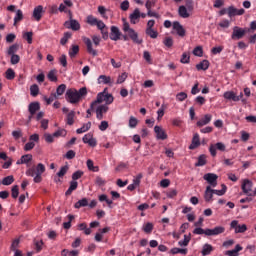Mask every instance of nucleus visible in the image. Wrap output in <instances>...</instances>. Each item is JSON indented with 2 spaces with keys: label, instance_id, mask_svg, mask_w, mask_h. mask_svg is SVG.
Wrapping results in <instances>:
<instances>
[{
  "label": "nucleus",
  "instance_id": "obj_24",
  "mask_svg": "<svg viewBox=\"0 0 256 256\" xmlns=\"http://www.w3.org/2000/svg\"><path fill=\"white\" fill-rule=\"evenodd\" d=\"M105 93H107V88H105L103 92L98 93L96 100L92 102V107L105 101Z\"/></svg>",
  "mask_w": 256,
  "mask_h": 256
},
{
  "label": "nucleus",
  "instance_id": "obj_37",
  "mask_svg": "<svg viewBox=\"0 0 256 256\" xmlns=\"http://www.w3.org/2000/svg\"><path fill=\"white\" fill-rule=\"evenodd\" d=\"M67 125H73L75 123V111H70L66 117Z\"/></svg>",
  "mask_w": 256,
  "mask_h": 256
},
{
  "label": "nucleus",
  "instance_id": "obj_55",
  "mask_svg": "<svg viewBox=\"0 0 256 256\" xmlns=\"http://www.w3.org/2000/svg\"><path fill=\"white\" fill-rule=\"evenodd\" d=\"M10 56H11L10 58L11 65H17V63L21 61V57L17 54H12Z\"/></svg>",
  "mask_w": 256,
  "mask_h": 256
},
{
  "label": "nucleus",
  "instance_id": "obj_38",
  "mask_svg": "<svg viewBox=\"0 0 256 256\" xmlns=\"http://www.w3.org/2000/svg\"><path fill=\"white\" fill-rule=\"evenodd\" d=\"M71 37H73V34L71 32H65L60 40V45H67V42L69 41V39H71Z\"/></svg>",
  "mask_w": 256,
  "mask_h": 256
},
{
  "label": "nucleus",
  "instance_id": "obj_13",
  "mask_svg": "<svg viewBox=\"0 0 256 256\" xmlns=\"http://www.w3.org/2000/svg\"><path fill=\"white\" fill-rule=\"evenodd\" d=\"M83 143L89 144L90 147H97V140L93 138V133H88L82 138Z\"/></svg>",
  "mask_w": 256,
  "mask_h": 256
},
{
  "label": "nucleus",
  "instance_id": "obj_16",
  "mask_svg": "<svg viewBox=\"0 0 256 256\" xmlns=\"http://www.w3.org/2000/svg\"><path fill=\"white\" fill-rule=\"evenodd\" d=\"M109 111V106L107 105H100L96 108V117L97 119H103V114Z\"/></svg>",
  "mask_w": 256,
  "mask_h": 256
},
{
  "label": "nucleus",
  "instance_id": "obj_29",
  "mask_svg": "<svg viewBox=\"0 0 256 256\" xmlns=\"http://www.w3.org/2000/svg\"><path fill=\"white\" fill-rule=\"evenodd\" d=\"M178 13L183 19L191 17V14L187 11V7L183 5L178 8Z\"/></svg>",
  "mask_w": 256,
  "mask_h": 256
},
{
  "label": "nucleus",
  "instance_id": "obj_62",
  "mask_svg": "<svg viewBox=\"0 0 256 256\" xmlns=\"http://www.w3.org/2000/svg\"><path fill=\"white\" fill-rule=\"evenodd\" d=\"M83 171L77 170L72 174V181H77V179H81L83 177Z\"/></svg>",
  "mask_w": 256,
  "mask_h": 256
},
{
  "label": "nucleus",
  "instance_id": "obj_7",
  "mask_svg": "<svg viewBox=\"0 0 256 256\" xmlns=\"http://www.w3.org/2000/svg\"><path fill=\"white\" fill-rule=\"evenodd\" d=\"M241 189L245 195H251V191H253V182L249 179H244Z\"/></svg>",
  "mask_w": 256,
  "mask_h": 256
},
{
  "label": "nucleus",
  "instance_id": "obj_2",
  "mask_svg": "<svg viewBox=\"0 0 256 256\" xmlns=\"http://www.w3.org/2000/svg\"><path fill=\"white\" fill-rule=\"evenodd\" d=\"M40 109H41V104L39 102H32L29 104L28 111L30 115L28 116V119H27V125L31 123V121L33 120V117L35 116V113H37V111H39Z\"/></svg>",
  "mask_w": 256,
  "mask_h": 256
},
{
  "label": "nucleus",
  "instance_id": "obj_52",
  "mask_svg": "<svg viewBox=\"0 0 256 256\" xmlns=\"http://www.w3.org/2000/svg\"><path fill=\"white\" fill-rule=\"evenodd\" d=\"M173 38L172 37H165L163 40V44L165 45V47H167L168 49H171L173 47Z\"/></svg>",
  "mask_w": 256,
  "mask_h": 256
},
{
  "label": "nucleus",
  "instance_id": "obj_22",
  "mask_svg": "<svg viewBox=\"0 0 256 256\" xmlns=\"http://www.w3.org/2000/svg\"><path fill=\"white\" fill-rule=\"evenodd\" d=\"M211 63H209V60H202L199 64L196 65L197 71H207L209 69V66Z\"/></svg>",
  "mask_w": 256,
  "mask_h": 256
},
{
  "label": "nucleus",
  "instance_id": "obj_57",
  "mask_svg": "<svg viewBox=\"0 0 256 256\" xmlns=\"http://www.w3.org/2000/svg\"><path fill=\"white\" fill-rule=\"evenodd\" d=\"M66 89H67V85H65V84L59 85L56 89V95H58V96L63 95V93H65Z\"/></svg>",
  "mask_w": 256,
  "mask_h": 256
},
{
  "label": "nucleus",
  "instance_id": "obj_34",
  "mask_svg": "<svg viewBox=\"0 0 256 256\" xmlns=\"http://www.w3.org/2000/svg\"><path fill=\"white\" fill-rule=\"evenodd\" d=\"M47 78L52 83H57V70L56 69L50 70L48 75H47Z\"/></svg>",
  "mask_w": 256,
  "mask_h": 256
},
{
  "label": "nucleus",
  "instance_id": "obj_56",
  "mask_svg": "<svg viewBox=\"0 0 256 256\" xmlns=\"http://www.w3.org/2000/svg\"><path fill=\"white\" fill-rule=\"evenodd\" d=\"M193 55H195V57H203V47L201 46L195 47L193 50Z\"/></svg>",
  "mask_w": 256,
  "mask_h": 256
},
{
  "label": "nucleus",
  "instance_id": "obj_3",
  "mask_svg": "<svg viewBox=\"0 0 256 256\" xmlns=\"http://www.w3.org/2000/svg\"><path fill=\"white\" fill-rule=\"evenodd\" d=\"M247 33L246 29H243L241 27L235 26L233 28V32L231 35V39L233 41H239V39H243L245 37V34Z\"/></svg>",
  "mask_w": 256,
  "mask_h": 256
},
{
  "label": "nucleus",
  "instance_id": "obj_64",
  "mask_svg": "<svg viewBox=\"0 0 256 256\" xmlns=\"http://www.w3.org/2000/svg\"><path fill=\"white\" fill-rule=\"evenodd\" d=\"M126 79H127V73L124 72L118 76V79L116 81L117 85H121V83H125Z\"/></svg>",
  "mask_w": 256,
  "mask_h": 256
},
{
  "label": "nucleus",
  "instance_id": "obj_12",
  "mask_svg": "<svg viewBox=\"0 0 256 256\" xmlns=\"http://www.w3.org/2000/svg\"><path fill=\"white\" fill-rule=\"evenodd\" d=\"M221 233H225V227L223 226H217L213 229H206V235L208 237H211L213 235H221Z\"/></svg>",
  "mask_w": 256,
  "mask_h": 256
},
{
  "label": "nucleus",
  "instance_id": "obj_14",
  "mask_svg": "<svg viewBox=\"0 0 256 256\" xmlns=\"http://www.w3.org/2000/svg\"><path fill=\"white\" fill-rule=\"evenodd\" d=\"M84 43L87 47V53L92 57H97V50L93 49V42H91V39L84 38Z\"/></svg>",
  "mask_w": 256,
  "mask_h": 256
},
{
  "label": "nucleus",
  "instance_id": "obj_18",
  "mask_svg": "<svg viewBox=\"0 0 256 256\" xmlns=\"http://www.w3.org/2000/svg\"><path fill=\"white\" fill-rule=\"evenodd\" d=\"M200 146H201V139L199 138V134L195 133L192 138V142L189 146V149L193 151L194 149H197V147H200Z\"/></svg>",
  "mask_w": 256,
  "mask_h": 256
},
{
  "label": "nucleus",
  "instance_id": "obj_49",
  "mask_svg": "<svg viewBox=\"0 0 256 256\" xmlns=\"http://www.w3.org/2000/svg\"><path fill=\"white\" fill-rule=\"evenodd\" d=\"M23 39H26L28 45H31L33 43V32H25Z\"/></svg>",
  "mask_w": 256,
  "mask_h": 256
},
{
  "label": "nucleus",
  "instance_id": "obj_8",
  "mask_svg": "<svg viewBox=\"0 0 256 256\" xmlns=\"http://www.w3.org/2000/svg\"><path fill=\"white\" fill-rule=\"evenodd\" d=\"M121 31L119 30V27L117 26H111L110 28V39L111 41H119L121 39Z\"/></svg>",
  "mask_w": 256,
  "mask_h": 256
},
{
  "label": "nucleus",
  "instance_id": "obj_58",
  "mask_svg": "<svg viewBox=\"0 0 256 256\" xmlns=\"http://www.w3.org/2000/svg\"><path fill=\"white\" fill-rule=\"evenodd\" d=\"M190 61H191V56H189V54H187V52H184L180 59V63L187 64V63H190Z\"/></svg>",
  "mask_w": 256,
  "mask_h": 256
},
{
  "label": "nucleus",
  "instance_id": "obj_63",
  "mask_svg": "<svg viewBox=\"0 0 256 256\" xmlns=\"http://www.w3.org/2000/svg\"><path fill=\"white\" fill-rule=\"evenodd\" d=\"M65 135H67L66 129H59L53 133V137H65Z\"/></svg>",
  "mask_w": 256,
  "mask_h": 256
},
{
  "label": "nucleus",
  "instance_id": "obj_23",
  "mask_svg": "<svg viewBox=\"0 0 256 256\" xmlns=\"http://www.w3.org/2000/svg\"><path fill=\"white\" fill-rule=\"evenodd\" d=\"M33 161L32 154H25L21 157L20 161H17V165H25L27 163H31Z\"/></svg>",
  "mask_w": 256,
  "mask_h": 256
},
{
  "label": "nucleus",
  "instance_id": "obj_59",
  "mask_svg": "<svg viewBox=\"0 0 256 256\" xmlns=\"http://www.w3.org/2000/svg\"><path fill=\"white\" fill-rule=\"evenodd\" d=\"M11 195L13 199H17V197H19V186L18 185H14L11 189Z\"/></svg>",
  "mask_w": 256,
  "mask_h": 256
},
{
  "label": "nucleus",
  "instance_id": "obj_1",
  "mask_svg": "<svg viewBox=\"0 0 256 256\" xmlns=\"http://www.w3.org/2000/svg\"><path fill=\"white\" fill-rule=\"evenodd\" d=\"M83 97H87V87H82L79 91L75 88H70L65 94L66 101L72 105L79 103Z\"/></svg>",
  "mask_w": 256,
  "mask_h": 256
},
{
  "label": "nucleus",
  "instance_id": "obj_47",
  "mask_svg": "<svg viewBox=\"0 0 256 256\" xmlns=\"http://www.w3.org/2000/svg\"><path fill=\"white\" fill-rule=\"evenodd\" d=\"M189 241H191V233L188 236L184 235V240L179 241L178 245H180V247H187V245H189Z\"/></svg>",
  "mask_w": 256,
  "mask_h": 256
},
{
  "label": "nucleus",
  "instance_id": "obj_11",
  "mask_svg": "<svg viewBox=\"0 0 256 256\" xmlns=\"http://www.w3.org/2000/svg\"><path fill=\"white\" fill-rule=\"evenodd\" d=\"M128 37L133 41V43H136L137 45H141L143 43V40L139 39V34L135 31V29H130L127 31Z\"/></svg>",
  "mask_w": 256,
  "mask_h": 256
},
{
  "label": "nucleus",
  "instance_id": "obj_33",
  "mask_svg": "<svg viewBox=\"0 0 256 256\" xmlns=\"http://www.w3.org/2000/svg\"><path fill=\"white\" fill-rule=\"evenodd\" d=\"M78 54H79V45H72L69 50V55L71 59H74V57H77Z\"/></svg>",
  "mask_w": 256,
  "mask_h": 256
},
{
  "label": "nucleus",
  "instance_id": "obj_20",
  "mask_svg": "<svg viewBox=\"0 0 256 256\" xmlns=\"http://www.w3.org/2000/svg\"><path fill=\"white\" fill-rule=\"evenodd\" d=\"M33 17L36 21H41V17H43V6L39 5L34 8Z\"/></svg>",
  "mask_w": 256,
  "mask_h": 256
},
{
  "label": "nucleus",
  "instance_id": "obj_30",
  "mask_svg": "<svg viewBox=\"0 0 256 256\" xmlns=\"http://www.w3.org/2000/svg\"><path fill=\"white\" fill-rule=\"evenodd\" d=\"M207 165V155L202 154L198 157L197 163H195V167H203Z\"/></svg>",
  "mask_w": 256,
  "mask_h": 256
},
{
  "label": "nucleus",
  "instance_id": "obj_42",
  "mask_svg": "<svg viewBox=\"0 0 256 256\" xmlns=\"http://www.w3.org/2000/svg\"><path fill=\"white\" fill-rule=\"evenodd\" d=\"M17 51H19V44L15 43L8 48L7 55H15Z\"/></svg>",
  "mask_w": 256,
  "mask_h": 256
},
{
  "label": "nucleus",
  "instance_id": "obj_15",
  "mask_svg": "<svg viewBox=\"0 0 256 256\" xmlns=\"http://www.w3.org/2000/svg\"><path fill=\"white\" fill-rule=\"evenodd\" d=\"M228 15L229 17H236V15H245V9H237L233 6L228 7Z\"/></svg>",
  "mask_w": 256,
  "mask_h": 256
},
{
  "label": "nucleus",
  "instance_id": "obj_45",
  "mask_svg": "<svg viewBox=\"0 0 256 256\" xmlns=\"http://www.w3.org/2000/svg\"><path fill=\"white\" fill-rule=\"evenodd\" d=\"M146 35H148V37H151V39H157V37H159V32L153 30V28L146 29Z\"/></svg>",
  "mask_w": 256,
  "mask_h": 256
},
{
  "label": "nucleus",
  "instance_id": "obj_51",
  "mask_svg": "<svg viewBox=\"0 0 256 256\" xmlns=\"http://www.w3.org/2000/svg\"><path fill=\"white\" fill-rule=\"evenodd\" d=\"M144 233H147L148 235L153 232V223L148 222L143 226Z\"/></svg>",
  "mask_w": 256,
  "mask_h": 256
},
{
  "label": "nucleus",
  "instance_id": "obj_28",
  "mask_svg": "<svg viewBox=\"0 0 256 256\" xmlns=\"http://www.w3.org/2000/svg\"><path fill=\"white\" fill-rule=\"evenodd\" d=\"M213 246L211 244H204L202 247V255L203 256H207V255H211V253H213Z\"/></svg>",
  "mask_w": 256,
  "mask_h": 256
},
{
  "label": "nucleus",
  "instance_id": "obj_6",
  "mask_svg": "<svg viewBox=\"0 0 256 256\" xmlns=\"http://www.w3.org/2000/svg\"><path fill=\"white\" fill-rule=\"evenodd\" d=\"M217 179H219V176L214 173H207L203 176V180L207 181L212 187H217Z\"/></svg>",
  "mask_w": 256,
  "mask_h": 256
},
{
  "label": "nucleus",
  "instance_id": "obj_48",
  "mask_svg": "<svg viewBox=\"0 0 256 256\" xmlns=\"http://www.w3.org/2000/svg\"><path fill=\"white\" fill-rule=\"evenodd\" d=\"M99 20L95 17H93V15H89L87 16V20L86 23H88V25H91L92 27H95L97 25V22Z\"/></svg>",
  "mask_w": 256,
  "mask_h": 256
},
{
  "label": "nucleus",
  "instance_id": "obj_4",
  "mask_svg": "<svg viewBox=\"0 0 256 256\" xmlns=\"http://www.w3.org/2000/svg\"><path fill=\"white\" fill-rule=\"evenodd\" d=\"M64 27L66 29H71L72 31H79L81 29V24L76 19H71L64 22Z\"/></svg>",
  "mask_w": 256,
  "mask_h": 256
},
{
  "label": "nucleus",
  "instance_id": "obj_27",
  "mask_svg": "<svg viewBox=\"0 0 256 256\" xmlns=\"http://www.w3.org/2000/svg\"><path fill=\"white\" fill-rule=\"evenodd\" d=\"M139 17H141V11H139V8H136L134 10V12L132 14H130V23H132V25H135V23H137V19H139Z\"/></svg>",
  "mask_w": 256,
  "mask_h": 256
},
{
  "label": "nucleus",
  "instance_id": "obj_43",
  "mask_svg": "<svg viewBox=\"0 0 256 256\" xmlns=\"http://www.w3.org/2000/svg\"><path fill=\"white\" fill-rule=\"evenodd\" d=\"M221 187H222L221 190L212 189V193L218 196L225 195V193H227V186L225 184H222Z\"/></svg>",
  "mask_w": 256,
  "mask_h": 256
},
{
  "label": "nucleus",
  "instance_id": "obj_19",
  "mask_svg": "<svg viewBox=\"0 0 256 256\" xmlns=\"http://www.w3.org/2000/svg\"><path fill=\"white\" fill-rule=\"evenodd\" d=\"M211 119H213L211 114H205L204 119L199 120L196 125L197 127H204V125H209V123H211Z\"/></svg>",
  "mask_w": 256,
  "mask_h": 256
},
{
  "label": "nucleus",
  "instance_id": "obj_31",
  "mask_svg": "<svg viewBox=\"0 0 256 256\" xmlns=\"http://www.w3.org/2000/svg\"><path fill=\"white\" fill-rule=\"evenodd\" d=\"M89 206V200L87 198H82L74 204L75 209H81V207Z\"/></svg>",
  "mask_w": 256,
  "mask_h": 256
},
{
  "label": "nucleus",
  "instance_id": "obj_25",
  "mask_svg": "<svg viewBox=\"0 0 256 256\" xmlns=\"http://www.w3.org/2000/svg\"><path fill=\"white\" fill-rule=\"evenodd\" d=\"M204 199L206 201V203H209L212 201L213 199V189L211 188V186H207L205 193H204Z\"/></svg>",
  "mask_w": 256,
  "mask_h": 256
},
{
  "label": "nucleus",
  "instance_id": "obj_9",
  "mask_svg": "<svg viewBox=\"0 0 256 256\" xmlns=\"http://www.w3.org/2000/svg\"><path fill=\"white\" fill-rule=\"evenodd\" d=\"M141 179H143V174L139 173L133 180V183L128 185L127 187L128 191H135L137 187L141 185Z\"/></svg>",
  "mask_w": 256,
  "mask_h": 256
},
{
  "label": "nucleus",
  "instance_id": "obj_21",
  "mask_svg": "<svg viewBox=\"0 0 256 256\" xmlns=\"http://www.w3.org/2000/svg\"><path fill=\"white\" fill-rule=\"evenodd\" d=\"M224 99H227L228 101H234L237 102L239 101V97H237V94L233 91H227L223 95Z\"/></svg>",
  "mask_w": 256,
  "mask_h": 256
},
{
  "label": "nucleus",
  "instance_id": "obj_32",
  "mask_svg": "<svg viewBox=\"0 0 256 256\" xmlns=\"http://www.w3.org/2000/svg\"><path fill=\"white\" fill-rule=\"evenodd\" d=\"M78 231H84L86 235H91L92 233L91 228H87V223L85 222L78 224Z\"/></svg>",
  "mask_w": 256,
  "mask_h": 256
},
{
  "label": "nucleus",
  "instance_id": "obj_40",
  "mask_svg": "<svg viewBox=\"0 0 256 256\" xmlns=\"http://www.w3.org/2000/svg\"><path fill=\"white\" fill-rule=\"evenodd\" d=\"M20 21H23V11L21 10H17L16 11V16L14 18V27H17V24L20 22Z\"/></svg>",
  "mask_w": 256,
  "mask_h": 256
},
{
  "label": "nucleus",
  "instance_id": "obj_53",
  "mask_svg": "<svg viewBox=\"0 0 256 256\" xmlns=\"http://www.w3.org/2000/svg\"><path fill=\"white\" fill-rule=\"evenodd\" d=\"M99 83H104L105 85H108V83H111V77L110 76H105V75H100L98 78Z\"/></svg>",
  "mask_w": 256,
  "mask_h": 256
},
{
  "label": "nucleus",
  "instance_id": "obj_5",
  "mask_svg": "<svg viewBox=\"0 0 256 256\" xmlns=\"http://www.w3.org/2000/svg\"><path fill=\"white\" fill-rule=\"evenodd\" d=\"M45 172V165L43 163H38L36 166V176L34 177V183H41L43 181L42 173Z\"/></svg>",
  "mask_w": 256,
  "mask_h": 256
},
{
  "label": "nucleus",
  "instance_id": "obj_46",
  "mask_svg": "<svg viewBox=\"0 0 256 256\" xmlns=\"http://www.w3.org/2000/svg\"><path fill=\"white\" fill-rule=\"evenodd\" d=\"M69 171V166L68 165H65V166H62L60 168V171L57 172V177H65V175H67V172Z\"/></svg>",
  "mask_w": 256,
  "mask_h": 256
},
{
  "label": "nucleus",
  "instance_id": "obj_39",
  "mask_svg": "<svg viewBox=\"0 0 256 256\" xmlns=\"http://www.w3.org/2000/svg\"><path fill=\"white\" fill-rule=\"evenodd\" d=\"M128 125H129L130 129H135V127H137V125H139V120L135 116H130Z\"/></svg>",
  "mask_w": 256,
  "mask_h": 256
},
{
  "label": "nucleus",
  "instance_id": "obj_35",
  "mask_svg": "<svg viewBox=\"0 0 256 256\" xmlns=\"http://www.w3.org/2000/svg\"><path fill=\"white\" fill-rule=\"evenodd\" d=\"M170 253L172 255H177L178 253H181L182 255H187L188 250H187V248H177V247H175V248H172L170 250Z\"/></svg>",
  "mask_w": 256,
  "mask_h": 256
},
{
  "label": "nucleus",
  "instance_id": "obj_61",
  "mask_svg": "<svg viewBox=\"0 0 256 256\" xmlns=\"http://www.w3.org/2000/svg\"><path fill=\"white\" fill-rule=\"evenodd\" d=\"M12 136L17 141L18 139H21L23 137V132L21 131V128H18L17 130L12 132Z\"/></svg>",
  "mask_w": 256,
  "mask_h": 256
},
{
  "label": "nucleus",
  "instance_id": "obj_17",
  "mask_svg": "<svg viewBox=\"0 0 256 256\" xmlns=\"http://www.w3.org/2000/svg\"><path fill=\"white\" fill-rule=\"evenodd\" d=\"M173 29L177 32V35H179V37H185V28H183V25H181V23H179L178 21L173 22Z\"/></svg>",
  "mask_w": 256,
  "mask_h": 256
},
{
  "label": "nucleus",
  "instance_id": "obj_36",
  "mask_svg": "<svg viewBox=\"0 0 256 256\" xmlns=\"http://www.w3.org/2000/svg\"><path fill=\"white\" fill-rule=\"evenodd\" d=\"M89 129H91V122H88V123L84 124L81 128H78L76 130V133L78 135H81V133H87V131H89Z\"/></svg>",
  "mask_w": 256,
  "mask_h": 256
},
{
  "label": "nucleus",
  "instance_id": "obj_50",
  "mask_svg": "<svg viewBox=\"0 0 256 256\" xmlns=\"http://www.w3.org/2000/svg\"><path fill=\"white\" fill-rule=\"evenodd\" d=\"M15 181V178L13 175L4 177L2 180V185H12V183Z\"/></svg>",
  "mask_w": 256,
  "mask_h": 256
},
{
  "label": "nucleus",
  "instance_id": "obj_54",
  "mask_svg": "<svg viewBox=\"0 0 256 256\" xmlns=\"http://www.w3.org/2000/svg\"><path fill=\"white\" fill-rule=\"evenodd\" d=\"M100 31H101L102 39H104V41H107V39H109V27L106 26L100 29Z\"/></svg>",
  "mask_w": 256,
  "mask_h": 256
},
{
  "label": "nucleus",
  "instance_id": "obj_60",
  "mask_svg": "<svg viewBox=\"0 0 256 256\" xmlns=\"http://www.w3.org/2000/svg\"><path fill=\"white\" fill-rule=\"evenodd\" d=\"M19 243H21V238H16L12 241V244L10 246V249L12 251H16L17 250V247H19Z\"/></svg>",
  "mask_w": 256,
  "mask_h": 256
},
{
  "label": "nucleus",
  "instance_id": "obj_41",
  "mask_svg": "<svg viewBox=\"0 0 256 256\" xmlns=\"http://www.w3.org/2000/svg\"><path fill=\"white\" fill-rule=\"evenodd\" d=\"M5 77L8 79V81H13L15 79V70L12 68H8L5 72Z\"/></svg>",
  "mask_w": 256,
  "mask_h": 256
},
{
  "label": "nucleus",
  "instance_id": "obj_10",
  "mask_svg": "<svg viewBox=\"0 0 256 256\" xmlns=\"http://www.w3.org/2000/svg\"><path fill=\"white\" fill-rule=\"evenodd\" d=\"M154 133H156V139H160L161 141H165L168 138L167 132L161 126H155Z\"/></svg>",
  "mask_w": 256,
  "mask_h": 256
},
{
  "label": "nucleus",
  "instance_id": "obj_26",
  "mask_svg": "<svg viewBox=\"0 0 256 256\" xmlns=\"http://www.w3.org/2000/svg\"><path fill=\"white\" fill-rule=\"evenodd\" d=\"M79 187V183L75 180L70 181V186L68 190L65 192L66 197H69Z\"/></svg>",
  "mask_w": 256,
  "mask_h": 256
},
{
  "label": "nucleus",
  "instance_id": "obj_44",
  "mask_svg": "<svg viewBox=\"0 0 256 256\" xmlns=\"http://www.w3.org/2000/svg\"><path fill=\"white\" fill-rule=\"evenodd\" d=\"M30 95H32V97H37V95H39V85L33 84L30 86Z\"/></svg>",
  "mask_w": 256,
  "mask_h": 256
}]
</instances>
